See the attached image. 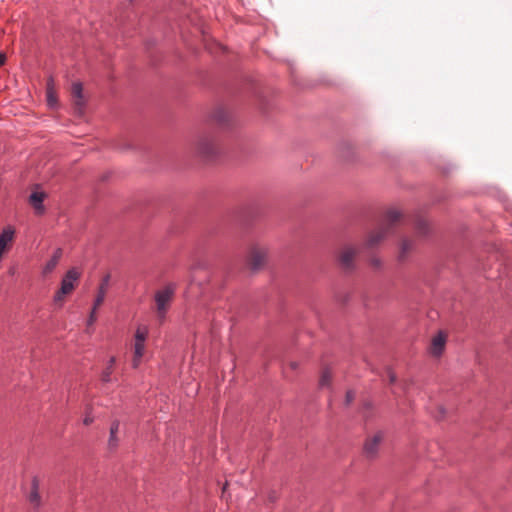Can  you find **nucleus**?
Wrapping results in <instances>:
<instances>
[{"instance_id": "f257e3e1", "label": "nucleus", "mask_w": 512, "mask_h": 512, "mask_svg": "<svg viewBox=\"0 0 512 512\" xmlns=\"http://www.w3.org/2000/svg\"><path fill=\"white\" fill-rule=\"evenodd\" d=\"M402 214L396 209H390L386 212L383 222L367 237L366 246L374 248L379 245L400 223Z\"/></svg>"}, {"instance_id": "f03ea898", "label": "nucleus", "mask_w": 512, "mask_h": 512, "mask_svg": "<svg viewBox=\"0 0 512 512\" xmlns=\"http://www.w3.org/2000/svg\"><path fill=\"white\" fill-rule=\"evenodd\" d=\"M174 294L175 287L173 285H167L155 293V312L160 323H162L166 317L174 298Z\"/></svg>"}, {"instance_id": "7ed1b4c3", "label": "nucleus", "mask_w": 512, "mask_h": 512, "mask_svg": "<svg viewBox=\"0 0 512 512\" xmlns=\"http://www.w3.org/2000/svg\"><path fill=\"white\" fill-rule=\"evenodd\" d=\"M79 278L80 273L75 268H71L67 271L61 281L59 290L54 295V302L56 304L62 305L65 296L71 294L75 289Z\"/></svg>"}, {"instance_id": "20e7f679", "label": "nucleus", "mask_w": 512, "mask_h": 512, "mask_svg": "<svg viewBox=\"0 0 512 512\" xmlns=\"http://www.w3.org/2000/svg\"><path fill=\"white\" fill-rule=\"evenodd\" d=\"M194 149L197 154L204 158L214 157L219 150L216 139L209 134L199 136L194 143Z\"/></svg>"}, {"instance_id": "39448f33", "label": "nucleus", "mask_w": 512, "mask_h": 512, "mask_svg": "<svg viewBox=\"0 0 512 512\" xmlns=\"http://www.w3.org/2000/svg\"><path fill=\"white\" fill-rule=\"evenodd\" d=\"M148 336V328L147 327H138L135 335H134V345H133V359L132 366L133 368H137L142 360V357L145 353V341Z\"/></svg>"}, {"instance_id": "423d86ee", "label": "nucleus", "mask_w": 512, "mask_h": 512, "mask_svg": "<svg viewBox=\"0 0 512 512\" xmlns=\"http://www.w3.org/2000/svg\"><path fill=\"white\" fill-rule=\"evenodd\" d=\"M268 255L266 247L255 244L252 245L248 252V265L252 270H258L264 266Z\"/></svg>"}, {"instance_id": "0eeeda50", "label": "nucleus", "mask_w": 512, "mask_h": 512, "mask_svg": "<svg viewBox=\"0 0 512 512\" xmlns=\"http://www.w3.org/2000/svg\"><path fill=\"white\" fill-rule=\"evenodd\" d=\"M358 249L350 244L343 245L338 251V261L342 268L351 269L354 266Z\"/></svg>"}, {"instance_id": "6e6552de", "label": "nucleus", "mask_w": 512, "mask_h": 512, "mask_svg": "<svg viewBox=\"0 0 512 512\" xmlns=\"http://www.w3.org/2000/svg\"><path fill=\"white\" fill-rule=\"evenodd\" d=\"M384 439V432L377 431L369 435L364 443V453L368 458H374L379 452L380 445Z\"/></svg>"}, {"instance_id": "1a4fd4ad", "label": "nucleus", "mask_w": 512, "mask_h": 512, "mask_svg": "<svg viewBox=\"0 0 512 512\" xmlns=\"http://www.w3.org/2000/svg\"><path fill=\"white\" fill-rule=\"evenodd\" d=\"M71 96L76 111L78 113H82L85 106V97L83 95V88L81 83L75 82L72 84Z\"/></svg>"}, {"instance_id": "9d476101", "label": "nucleus", "mask_w": 512, "mask_h": 512, "mask_svg": "<svg viewBox=\"0 0 512 512\" xmlns=\"http://www.w3.org/2000/svg\"><path fill=\"white\" fill-rule=\"evenodd\" d=\"M447 335L442 331L438 332L431 340V345L429 348L430 354L435 357H439L446 345Z\"/></svg>"}, {"instance_id": "9b49d317", "label": "nucleus", "mask_w": 512, "mask_h": 512, "mask_svg": "<svg viewBox=\"0 0 512 512\" xmlns=\"http://www.w3.org/2000/svg\"><path fill=\"white\" fill-rule=\"evenodd\" d=\"M46 196H47L46 193L40 192V191H34L29 196V203L35 210V213L38 215H41L44 213L45 209H44V206L42 203H43L44 199L46 198Z\"/></svg>"}, {"instance_id": "f8f14e48", "label": "nucleus", "mask_w": 512, "mask_h": 512, "mask_svg": "<svg viewBox=\"0 0 512 512\" xmlns=\"http://www.w3.org/2000/svg\"><path fill=\"white\" fill-rule=\"evenodd\" d=\"M109 281H110L109 274L105 275L103 277V279L101 280V283L98 287L96 298L94 300L95 308H99L103 304L106 294H107V291H108Z\"/></svg>"}, {"instance_id": "ddd939ff", "label": "nucleus", "mask_w": 512, "mask_h": 512, "mask_svg": "<svg viewBox=\"0 0 512 512\" xmlns=\"http://www.w3.org/2000/svg\"><path fill=\"white\" fill-rule=\"evenodd\" d=\"M414 249V241L408 238H403L399 245V251H398V259L399 261H404L407 259L409 254Z\"/></svg>"}, {"instance_id": "4468645a", "label": "nucleus", "mask_w": 512, "mask_h": 512, "mask_svg": "<svg viewBox=\"0 0 512 512\" xmlns=\"http://www.w3.org/2000/svg\"><path fill=\"white\" fill-rule=\"evenodd\" d=\"M62 256V249L58 248L53 253L52 257L47 261V263L44 265L42 273L43 275H48L56 268V266L59 263V260Z\"/></svg>"}, {"instance_id": "2eb2a0df", "label": "nucleus", "mask_w": 512, "mask_h": 512, "mask_svg": "<svg viewBox=\"0 0 512 512\" xmlns=\"http://www.w3.org/2000/svg\"><path fill=\"white\" fill-rule=\"evenodd\" d=\"M39 480L34 477L31 484V492L29 495V501L34 507H39L41 503V497L39 495Z\"/></svg>"}, {"instance_id": "dca6fc26", "label": "nucleus", "mask_w": 512, "mask_h": 512, "mask_svg": "<svg viewBox=\"0 0 512 512\" xmlns=\"http://www.w3.org/2000/svg\"><path fill=\"white\" fill-rule=\"evenodd\" d=\"M120 422L118 420L113 421L110 427V436L108 440V446L110 449H115L118 446L119 439L117 433L119 431Z\"/></svg>"}, {"instance_id": "f3484780", "label": "nucleus", "mask_w": 512, "mask_h": 512, "mask_svg": "<svg viewBox=\"0 0 512 512\" xmlns=\"http://www.w3.org/2000/svg\"><path fill=\"white\" fill-rule=\"evenodd\" d=\"M230 112L224 108H218L213 113V119L219 124H227L230 120Z\"/></svg>"}, {"instance_id": "a211bd4d", "label": "nucleus", "mask_w": 512, "mask_h": 512, "mask_svg": "<svg viewBox=\"0 0 512 512\" xmlns=\"http://www.w3.org/2000/svg\"><path fill=\"white\" fill-rule=\"evenodd\" d=\"M46 95H47V102L49 106H54L57 102L56 100V91L54 88V80L52 78H49L46 85Z\"/></svg>"}, {"instance_id": "6ab92c4d", "label": "nucleus", "mask_w": 512, "mask_h": 512, "mask_svg": "<svg viewBox=\"0 0 512 512\" xmlns=\"http://www.w3.org/2000/svg\"><path fill=\"white\" fill-rule=\"evenodd\" d=\"M116 363V358L115 357H111L110 360L108 361L107 363V366L105 367V369L103 370L102 374H101V380L105 383H108L111 381V375L114 371V365Z\"/></svg>"}, {"instance_id": "aec40b11", "label": "nucleus", "mask_w": 512, "mask_h": 512, "mask_svg": "<svg viewBox=\"0 0 512 512\" xmlns=\"http://www.w3.org/2000/svg\"><path fill=\"white\" fill-rule=\"evenodd\" d=\"M415 229L420 236L429 232V223L424 218H418L415 222Z\"/></svg>"}, {"instance_id": "412c9836", "label": "nucleus", "mask_w": 512, "mask_h": 512, "mask_svg": "<svg viewBox=\"0 0 512 512\" xmlns=\"http://www.w3.org/2000/svg\"><path fill=\"white\" fill-rule=\"evenodd\" d=\"M331 380H332L331 370L328 367H326L321 372V376H320V380H319V385L321 387L329 386L330 383H331Z\"/></svg>"}, {"instance_id": "4be33fe9", "label": "nucleus", "mask_w": 512, "mask_h": 512, "mask_svg": "<svg viewBox=\"0 0 512 512\" xmlns=\"http://www.w3.org/2000/svg\"><path fill=\"white\" fill-rule=\"evenodd\" d=\"M98 308H95V304H93L92 310L90 312L87 325L90 326L96 321V311Z\"/></svg>"}, {"instance_id": "5701e85b", "label": "nucleus", "mask_w": 512, "mask_h": 512, "mask_svg": "<svg viewBox=\"0 0 512 512\" xmlns=\"http://www.w3.org/2000/svg\"><path fill=\"white\" fill-rule=\"evenodd\" d=\"M354 399H355V392L352 390L347 391L346 396H345V404L349 405L350 403H352L354 401Z\"/></svg>"}, {"instance_id": "b1692460", "label": "nucleus", "mask_w": 512, "mask_h": 512, "mask_svg": "<svg viewBox=\"0 0 512 512\" xmlns=\"http://www.w3.org/2000/svg\"><path fill=\"white\" fill-rule=\"evenodd\" d=\"M387 375L390 383H394L396 381V375L391 369H387Z\"/></svg>"}, {"instance_id": "393cba45", "label": "nucleus", "mask_w": 512, "mask_h": 512, "mask_svg": "<svg viewBox=\"0 0 512 512\" xmlns=\"http://www.w3.org/2000/svg\"><path fill=\"white\" fill-rule=\"evenodd\" d=\"M93 422V417L90 413H87L86 416L83 419L84 425H90Z\"/></svg>"}, {"instance_id": "a878e982", "label": "nucleus", "mask_w": 512, "mask_h": 512, "mask_svg": "<svg viewBox=\"0 0 512 512\" xmlns=\"http://www.w3.org/2000/svg\"><path fill=\"white\" fill-rule=\"evenodd\" d=\"M5 59H6L5 55L4 54H0V66H2L4 64Z\"/></svg>"}, {"instance_id": "bb28decb", "label": "nucleus", "mask_w": 512, "mask_h": 512, "mask_svg": "<svg viewBox=\"0 0 512 512\" xmlns=\"http://www.w3.org/2000/svg\"><path fill=\"white\" fill-rule=\"evenodd\" d=\"M289 365H290V367H291L292 369H296V368L298 367V363H297V362H294V361L290 362V364H289Z\"/></svg>"}, {"instance_id": "cd10ccee", "label": "nucleus", "mask_w": 512, "mask_h": 512, "mask_svg": "<svg viewBox=\"0 0 512 512\" xmlns=\"http://www.w3.org/2000/svg\"><path fill=\"white\" fill-rule=\"evenodd\" d=\"M372 263H373L374 266H379L380 265V261L379 260H373Z\"/></svg>"}]
</instances>
